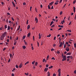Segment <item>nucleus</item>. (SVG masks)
<instances>
[{"label":"nucleus","mask_w":76,"mask_h":76,"mask_svg":"<svg viewBox=\"0 0 76 76\" xmlns=\"http://www.w3.org/2000/svg\"><path fill=\"white\" fill-rule=\"evenodd\" d=\"M25 75H26V76H28V75H29V73H27V74H26V73H25Z\"/></svg>","instance_id":"473e14b6"},{"label":"nucleus","mask_w":76,"mask_h":76,"mask_svg":"<svg viewBox=\"0 0 76 76\" xmlns=\"http://www.w3.org/2000/svg\"><path fill=\"white\" fill-rule=\"evenodd\" d=\"M4 28L5 29H6V28H7V25H6L4 26Z\"/></svg>","instance_id":"72a5a7b5"},{"label":"nucleus","mask_w":76,"mask_h":76,"mask_svg":"<svg viewBox=\"0 0 76 76\" xmlns=\"http://www.w3.org/2000/svg\"><path fill=\"white\" fill-rule=\"evenodd\" d=\"M10 58H11L12 57V54L11 53L10 54Z\"/></svg>","instance_id":"7c9ffc66"},{"label":"nucleus","mask_w":76,"mask_h":76,"mask_svg":"<svg viewBox=\"0 0 76 76\" xmlns=\"http://www.w3.org/2000/svg\"><path fill=\"white\" fill-rule=\"evenodd\" d=\"M57 53V54H60V52H59V51H58V50Z\"/></svg>","instance_id":"c9c22d12"},{"label":"nucleus","mask_w":76,"mask_h":76,"mask_svg":"<svg viewBox=\"0 0 76 76\" xmlns=\"http://www.w3.org/2000/svg\"><path fill=\"white\" fill-rule=\"evenodd\" d=\"M48 68H45L44 69V71H45L46 72L47 71V70H48Z\"/></svg>","instance_id":"1a4fd4ad"},{"label":"nucleus","mask_w":76,"mask_h":76,"mask_svg":"<svg viewBox=\"0 0 76 76\" xmlns=\"http://www.w3.org/2000/svg\"><path fill=\"white\" fill-rule=\"evenodd\" d=\"M15 67H16V68H18L19 67V66H18V65H15Z\"/></svg>","instance_id":"393cba45"},{"label":"nucleus","mask_w":76,"mask_h":76,"mask_svg":"<svg viewBox=\"0 0 76 76\" xmlns=\"http://www.w3.org/2000/svg\"><path fill=\"white\" fill-rule=\"evenodd\" d=\"M71 57V56H68L67 57V58H70Z\"/></svg>","instance_id":"e433bc0d"},{"label":"nucleus","mask_w":76,"mask_h":76,"mask_svg":"<svg viewBox=\"0 0 76 76\" xmlns=\"http://www.w3.org/2000/svg\"><path fill=\"white\" fill-rule=\"evenodd\" d=\"M75 48H76V44L75 43L74 44Z\"/></svg>","instance_id":"5701e85b"},{"label":"nucleus","mask_w":76,"mask_h":76,"mask_svg":"<svg viewBox=\"0 0 76 76\" xmlns=\"http://www.w3.org/2000/svg\"><path fill=\"white\" fill-rule=\"evenodd\" d=\"M54 25H53L51 26V28H53V27H54Z\"/></svg>","instance_id":"4d7b16f0"},{"label":"nucleus","mask_w":76,"mask_h":76,"mask_svg":"<svg viewBox=\"0 0 76 76\" xmlns=\"http://www.w3.org/2000/svg\"><path fill=\"white\" fill-rule=\"evenodd\" d=\"M53 23H54V21H52V22H51L50 24V26H51V25H53Z\"/></svg>","instance_id":"9b49d317"},{"label":"nucleus","mask_w":76,"mask_h":76,"mask_svg":"<svg viewBox=\"0 0 76 76\" xmlns=\"http://www.w3.org/2000/svg\"><path fill=\"white\" fill-rule=\"evenodd\" d=\"M23 5H26V3L25 2H24L23 4Z\"/></svg>","instance_id":"5fc2aeb1"},{"label":"nucleus","mask_w":76,"mask_h":76,"mask_svg":"<svg viewBox=\"0 0 76 76\" xmlns=\"http://www.w3.org/2000/svg\"><path fill=\"white\" fill-rule=\"evenodd\" d=\"M75 3H76V0H75L73 2V4H75Z\"/></svg>","instance_id":"49530a36"},{"label":"nucleus","mask_w":76,"mask_h":76,"mask_svg":"<svg viewBox=\"0 0 76 76\" xmlns=\"http://www.w3.org/2000/svg\"><path fill=\"white\" fill-rule=\"evenodd\" d=\"M45 58L43 59V62H45Z\"/></svg>","instance_id":"f704fd0d"},{"label":"nucleus","mask_w":76,"mask_h":76,"mask_svg":"<svg viewBox=\"0 0 76 76\" xmlns=\"http://www.w3.org/2000/svg\"><path fill=\"white\" fill-rule=\"evenodd\" d=\"M58 39H59V43H60V42H61V39L60 38V37H59Z\"/></svg>","instance_id":"2eb2a0df"},{"label":"nucleus","mask_w":76,"mask_h":76,"mask_svg":"<svg viewBox=\"0 0 76 76\" xmlns=\"http://www.w3.org/2000/svg\"><path fill=\"white\" fill-rule=\"evenodd\" d=\"M73 8H74V10H75V7H74Z\"/></svg>","instance_id":"338daca9"},{"label":"nucleus","mask_w":76,"mask_h":76,"mask_svg":"<svg viewBox=\"0 0 76 76\" xmlns=\"http://www.w3.org/2000/svg\"><path fill=\"white\" fill-rule=\"evenodd\" d=\"M6 22H9V20L8 19H7L6 20Z\"/></svg>","instance_id":"3c124183"},{"label":"nucleus","mask_w":76,"mask_h":76,"mask_svg":"<svg viewBox=\"0 0 76 76\" xmlns=\"http://www.w3.org/2000/svg\"><path fill=\"white\" fill-rule=\"evenodd\" d=\"M28 63H29V62L28 61V62H27L25 64V65H26L27 64H28Z\"/></svg>","instance_id":"c756f323"},{"label":"nucleus","mask_w":76,"mask_h":76,"mask_svg":"<svg viewBox=\"0 0 76 76\" xmlns=\"http://www.w3.org/2000/svg\"><path fill=\"white\" fill-rule=\"evenodd\" d=\"M39 39H41V34H40V33H39Z\"/></svg>","instance_id":"0eeeda50"},{"label":"nucleus","mask_w":76,"mask_h":76,"mask_svg":"<svg viewBox=\"0 0 76 76\" xmlns=\"http://www.w3.org/2000/svg\"><path fill=\"white\" fill-rule=\"evenodd\" d=\"M58 4V2H55V4H56V5H57Z\"/></svg>","instance_id":"c85d7f7f"},{"label":"nucleus","mask_w":76,"mask_h":76,"mask_svg":"<svg viewBox=\"0 0 76 76\" xmlns=\"http://www.w3.org/2000/svg\"><path fill=\"white\" fill-rule=\"evenodd\" d=\"M58 76H61V72H59L58 74Z\"/></svg>","instance_id":"6ab92c4d"},{"label":"nucleus","mask_w":76,"mask_h":76,"mask_svg":"<svg viewBox=\"0 0 76 76\" xmlns=\"http://www.w3.org/2000/svg\"><path fill=\"white\" fill-rule=\"evenodd\" d=\"M7 35V32L5 31L3 33V34H2V35H3V36L4 37H5V36H6V35Z\"/></svg>","instance_id":"f257e3e1"},{"label":"nucleus","mask_w":76,"mask_h":76,"mask_svg":"<svg viewBox=\"0 0 76 76\" xmlns=\"http://www.w3.org/2000/svg\"><path fill=\"white\" fill-rule=\"evenodd\" d=\"M35 61H34V62H32V64H34V63H35Z\"/></svg>","instance_id":"4c0bfd02"},{"label":"nucleus","mask_w":76,"mask_h":76,"mask_svg":"<svg viewBox=\"0 0 76 76\" xmlns=\"http://www.w3.org/2000/svg\"><path fill=\"white\" fill-rule=\"evenodd\" d=\"M37 45L38 47H39V42H37Z\"/></svg>","instance_id":"864d4df0"},{"label":"nucleus","mask_w":76,"mask_h":76,"mask_svg":"<svg viewBox=\"0 0 76 76\" xmlns=\"http://www.w3.org/2000/svg\"><path fill=\"white\" fill-rule=\"evenodd\" d=\"M6 44L7 45H7H9V43H8L7 42H6Z\"/></svg>","instance_id":"37998d69"},{"label":"nucleus","mask_w":76,"mask_h":76,"mask_svg":"<svg viewBox=\"0 0 76 76\" xmlns=\"http://www.w3.org/2000/svg\"><path fill=\"white\" fill-rule=\"evenodd\" d=\"M33 38L34 41H35V37L34 36H33Z\"/></svg>","instance_id":"ea45409f"},{"label":"nucleus","mask_w":76,"mask_h":76,"mask_svg":"<svg viewBox=\"0 0 76 76\" xmlns=\"http://www.w3.org/2000/svg\"><path fill=\"white\" fill-rule=\"evenodd\" d=\"M61 70V69H58V73H59V72H60Z\"/></svg>","instance_id":"b1692460"},{"label":"nucleus","mask_w":76,"mask_h":76,"mask_svg":"<svg viewBox=\"0 0 76 76\" xmlns=\"http://www.w3.org/2000/svg\"><path fill=\"white\" fill-rule=\"evenodd\" d=\"M74 73H75V74H76V70H75L74 71Z\"/></svg>","instance_id":"774afa93"},{"label":"nucleus","mask_w":76,"mask_h":76,"mask_svg":"<svg viewBox=\"0 0 76 76\" xmlns=\"http://www.w3.org/2000/svg\"><path fill=\"white\" fill-rule=\"evenodd\" d=\"M6 48H4L3 50V51H4V50H6Z\"/></svg>","instance_id":"0e129e2a"},{"label":"nucleus","mask_w":76,"mask_h":76,"mask_svg":"<svg viewBox=\"0 0 76 76\" xmlns=\"http://www.w3.org/2000/svg\"><path fill=\"white\" fill-rule=\"evenodd\" d=\"M29 21V20H28L26 21V24L27 25H28V21Z\"/></svg>","instance_id":"bb28decb"},{"label":"nucleus","mask_w":76,"mask_h":76,"mask_svg":"<svg viewBox=\"0 0 76 76\" xmlns=\"http://www.w3.org/2000/svg\"><path fill=\"white\" fill-rule=\"evenodd\" d=\"M10 58L9 59V60H8V62L10 63Z\"/></svg>","instance_id":"de8ad7c7"},{"label":"nucleus","mask_w":76,"mask_h":76,"mask_svg":"<svg viewBox=\"0 0 76 76\" xmlns=\"http://www.w3.org/2000/svg\"><path fill=\"white\" fill-rule=\"evenodd\" d=\"M3 30V27H1L0 28V30Z\"/></svg>","instance_id":"603ef678"},{"label":"nucleus","mask_w":76,"mask_h":76,"mask_svg":"<svg viewBox=\"0 0 76 76\" xmlns=\"http://www.w3.org/2000/svg\"><path fill=\"white\" fill-rule=\"evenodd\" d=\"M38 19V18H35V20H37Z\"/></svg>","instance_id":"8fccbe9b"},{"label":"nucleus","mask_w":76,"mask_h":76,"mask_svg":"<svg viewBox=\"0 0 76 76\" xmlns=\"http://www.w3.org/2000/svg\"><path fill=\"white\" fill-rule=\"evenodd\" d=\"M56 44H54L53 45V47H56Z\"/></svg>","instance_id":"13d9d810"},{"label":"nucleus","mask_w":76,"mask_h":76,"mask_svg":"<svg viewBox=\"0 0 76 76\" xmlns=\"http://www.w3.org/2000/svg\"><path fill=\"white\" fill-rule=\"evenodd\" d=\"M54 51V49L53 48H52L51 49V51Z\"/></svg>","instance_id":"c03bdc74"},{"label":"nucleus","mask_w":76,"mask_h":76,"mask_svg":"<svg viewBox=\"0 0 76 76\" xmlns=\"http://www.w3.org/2000/svg\"><path fill=\"white\" fill-rule=\"evenodd\" d=\"M5 37H3V35L1 36L0 37L1 40H3V39H4V38Z\"/></svg>","instance_id":"7ed1b4c3"},{"label":"nucleus","mask_w":76,"mask_h":76,"mask_svg":"<svg viewBox=\"0 0 76 76\" xmlns=\"http://www.w3.org/2000/svg\"><path fill=\"white\" fill-rule=\"evenodd\" d=\"M35 66H37V65H38V62H35Z\"/></svg>","instance_id":"aec40b11"},{"label":"nucleus","mask_w":76,"mask_h":76,"mask_svg":"<svg viewBox=\"0 0 76 76\" xmlns=\"http://www.w3.org/2000/svg\"><path fill=\"white\" fill-rule=\"evenodd\" d=\"M28 35V37H29V36H30V33H29L28 34H27Z\"/></svg>","instance_id":"2f4dec72"},{"label":"nucleus","mask_w":76,"mask_h":76,"mask_svg":"<svg viewBox=\"0 0 76 76\" xmlns=\"http://www.w3.org/2000/svg\"><path fill=\"white\" fill-rule=\"evenodd\" d=\"M51 9H54V8L53 7V6H52V7L51 8Z\"/></svg>","instance_id":"09e8293b"},{"label":"nucleus","mask_w":76,"mask_h":76,"mask_svg":"<svg viewBox=\"0 0 76 76\" xmlns=\"http://www.w3.org/2000/svg\"><path fill=\"white\" fill-rule=\"evenodd\" d=\"M48 9H50V5H48Z\"/></svg>","instance_id":"58836bf2"},{"label":"nucleus","mask_w":76,"mask_h":76,"mask_svg":"<svg viewBox=\"0 0 76 76\" xmlns=\"http://www.w3.org/2000/svg\"><path fill=\"white\" fill-rule=\"evenodd\" d=\"M54 4V1H52L49 4H50V5H52V4Z\"/></svg>","instance_id":"6e6552de"},{"label":"nucleus","mask_w":76,"mask_h":76,"mask_svg":"<svg viewBox=\"0 0 76 76\" xmlns=\"http://www.w3.org/2000/svg\"><path fill=\"white\" fill-rule=\"evenodd\" d=\"M30 28V26L29 25H28L27 26V29H29Z\"/></svg>","instance_id":"dca6fc26"},{"label":"nucleus","mask_w":76,"mask_h":76,"mask_svg":"<svg viewBox=\"0 0 76 76\" xmlns=\"http://www.w3.org/2000/svg\"><path fill=\"white\" fill-rule=\"evenodd\" d=\"M26 37V36L25 35L24 36H23V39H24Z\"/></svg>","instance_id":"a211bd4d"},{"label":"nucleus","mask_w":76,"mask_h":76,"mask_svg":"<svg viewBox=\"0 0 76 76\" xmlns=\"http://www.w3.org/2000/svg\"><path fill=\"white\" fill-rule=\"evenodd\" d=\"M71 24H72V21H71L70 22V23L69 24V25H71Z\"/></svg>","instance_id":"a18cd8bd"},{"label":"nucleus","mask_w":76,"mask_h":76,"mask_svg":"<svg viewBox=\"0 0 76 76\" xmlns=\"http://www.w3.org/2000/svg\"><path fill=\"white\" fill-rule=\"evenodd\" d=\"M15 75H14V74H12V76H14Z\"/></svg>","instance_id":"680f3d73"},{"label":"nucleus","mask_w":76,"mask_h":76,"mask_svg":"<svg viewBox=\"0 0 76 76\" xmlns=\"http://www.w3.org/2000/svg\"><path fill=\"white\" fill-rule=\"evenodd\" d=\"M52 60H55V58H54V57H53L52 59H51Z\"/></svg>","instance_id":"a19ab883"},{"label":"nucleus","mask_w":76,"mask_h":76,"mask_svg":"<svg viewBox=\"0 0 76 76\" xmlns=\"http://www.w3.org/2000/svg\"><path fill=\"white\" fill-rule=\"evenodd\" d=\"M53 76H56V74H54L53 75Z\"/></svg>","instance_id":"6e6d98bb"},{"label":"nucleus","mask_w":76,"mask_h":76,"mask_svg":"<svg viewBox=\"0 0 76 76\" xmlns=\"http://www.w3.org/2000/svg\"><path fill=\"white\" fill-rule=\"evenodd\" d=\"M40 7H41V8H42V4H41L40 5Z\"/></svg>","instance_id":"e2e57ef3"},{"label":"nucleus","mask_w":76,"mask_h":76,"mask_svg":"<svg viewBox=\"0 0 76 76\" xmlns=\"http://www.w3.org/2000/svg\"><path fill=\"white\" fill-rule=\"evenodd\" d=\"M7 15H10V14L9 12H8L7 13Z\"/></svg>","instance_id":"052dcab7"},{"label":"nucleus","mask_w":76,"mask_h":76,"mask_svg":"<svg viewBox=\"0 0 76 76\" xmlns=\"http://www.w3.org/2000/svg\"><path fill=\"white\" fill-rule=\"evenodd\" d=\"M51 34H50L49 35L47 36V37H51Z\"/></svg>","instance_id":"cd10ccee"},{"label":"nucleus","mask_w":76,"mask_h":76,"mask_svg":"<svg viewBox=\"0 0 76 76\" xmlns=\"http://www.w3.org/2000/svg\"><path fill=\"white\" fill-rule=\"evenodd\" d=\"M62 45H63V42H61L59 46V47H62Z\"/></svg>","instance_id":"20e7f679"},{"label":"nucleus","mask_w":76,"mask_h":76,"mask_svg":"<svg viewBox=\"0 0 76 76\" xmlns=\"http://www.w3.org/2000/svg\"><path fill=\"white\" fill-rule=\"evenodd\" d=\"M16 42H17V41H16L14 43V45H15L16 44Z\"/></svg>","instance_id":"4be33fe9"},{"label":"nucleus","mask_w":76,"mask_h":76,"mask_svg":"<svg viewBox=\"0 0 76 76\" xmlns=\"http://www.w3.org/2000/svg\"><path fill=\"white\" fill-rule=\"evenodd\" d=\"M67 32H72V31L70 30H67Z\"/></svg>","instance_id":"f3484780"},{"label":"nucleus","mask_w":76,"mask_h":76,"mask_svg":"<svg viewBox=\"0 0 76 76\" xmlns=\"http://www.w3.org/2000/svg\"><path fill=\"white\" fill-rule=\"evenodd\" d=\"M62 58H63L62 61H64V60H66V56H64L62 57Z\"/></svg>","instance_id":"f03ea898"},{"label":"nucleus","mask_w":76,"mask_h":76,"mask_svg":"<svg viewBox=\"0 0 76 76\" xmlns=\"http://www.w3.org/2000/svg\"><path fill=\"white\" fill-rule=\"evenodd\" d=\"M22 67V64L21 63L20 64V66H19V68H21V67Z\"/></svg>","instance_id":"423d86ee"},{"label":"nucleus","mask_w":76,"mask_h":76,"mask_svg":"<svg viewBox=\"0 0 76 76\" xmlns=\"http://www.w3.org/2000/svg\"><path fill=\"white\" fill-rule=\"evenodd\" d=\"M63 13V12L62 11H61L60 13V15H61Z\"/></svg>","instance_id":"412c9836"},{"label":"nucleus","mask_w":76,"mask_h":76,"mask_svg":"<svg viewBox=\"0 0 76 76\" xmlns=\"http://www.w3.org/2000/svg\"><path fill=\"white\" fill-rule=\"evenodd\" d=\"M11 19H12V20H13V21H14V19H13V17H12Z\"/></svg>","instance_id":"bf43d9fd"},{"label":"nucleus","mask_w":76,"mask_h":76,"mask_svg":"<svg viewBox=\"0 0 76 76\" xmlns=\"http://www.w3.org/2000/svg\"><path fill=\"white\" fill-rule=\"evenodd\" d=\"M66 44H65L64 45V48H66Z\"/></svg>","instance_id":"79ce46f5"},{"label":"nucleus","mask_w":76,"mask_h":76,"mask_svg":"<svg viewBox=\"0 0 76 76\" xmlns=\"http://www.w3.org/2000/svg\"><path fill=\"white\" fill-rule=\"evenodd\" d=\"M46 67H48V64H47L46 65Z\"/></svg>","instance_id":"69168bd1"},{"label":"nucleus","mask_w":76,"mask_h":76,"mask_svg":"<svg viewBox=\"0 0 76 76\" xmlns=\"http://www.w3.org/2000/svg\"><path fill=\"white\" fill-rule=\"evenodd\" d=\"M12 4H13L14 7H15L16 6V5L13 2H12Z\"/></svg>","instance_id":"ddd939ff"},{"label":"nucleus","mask_w":76,"mask_h":76,"mask_svg":"<svg viewBox=\"0 0 76 76\" xmlns=\"http://www.w3.org/2000/svg\"><path fill=\"white\" fill-rule=\"evenodd\" d=\"M8 30V31L10 30V27L9 26H8L7 27Z\"/></svg>","instance_id":"9d476101"},{"label":"nucleus","mask_w":76,"mask_h":76,"mask_svg":"<svg viewBox=\"0 0 76 76\" xmlns=\"http://www.w3.org/2000/svg\"><path fill=\"white\" fill-rule=\"evenodd\" d=\"M66 51H67V52H68V51H69V47L66 48Z\"/></svg>","instance_id":"39448f33"},{"label":"nucleus","mask_w":76,"mask_h":76,"mask_svg":"<svg viewBox=\"0 0 76 76\" xmlns=\"http://www.w3.org/2000/svg\"><path fill=\"white\" fill-rule=\"evenodd\" d=\"M66 55H67V56L68 55H71V52H70L69 53H67L66 54Z\"/></svg>","instance_id":"4468645a"},{"label":"nucleus","mask_w":76,"mask_h":76,"mask_svg":"<svg viewBox=\"0 0 76 76\" xmlns=\"http://www.w3.org/2000/svg\"><path fill=\"white\" fill-rule=\"evenodd\" d=\"M23 48L24 49V50H25V48H26V46H24L23 47Z\"/></svg>","instance_id":"a878e982"},{"label":"nucleus","mask_w":76,"mask_h":76,"mask_svg":"<svg viewBox=\"0 0 76 76\" xmlns=\"http://www.w3.org/2000/svg\"><path fill=\"white\" fill-rule=\"evenodd\" d=\"M50 76V72H48V76Z\"/></svg>","instance_id":"f8f14e48"}]
</instances>
